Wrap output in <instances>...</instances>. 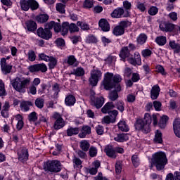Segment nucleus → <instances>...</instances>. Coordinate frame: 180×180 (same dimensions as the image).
I'll return each mask as SVG.
<instances>
[{"mask_svg": "<svg viewBox=\"0 0 180 180\" xmlns=\"http://www.w3.org/2000/svg\"><path fill=\"white\" fill-rule=\"evenodd\" d=\"M131 162L134 168L139 167L140 165V158H139V155H133L131 158Z\"/></svg>", "mask_w": 180, "mask_h": 180, "instance_id": "41", "label": "nucleus"}, {"mask_svg": "<svg viewBox=\"0 0 180 180\" xmlns=\"http://www.w3.org/2000/svg\"><path fill=\"white\" fill-rule=\"evenodd\" d=\"M30 84V77H27L25 79L16 77L11 83L13 88H14L17 92H20L22 94H25V92H26V86Z\"/></svg>", "mask_w": 180, "mask_h": 180, "instance_id": "4", "label": "nucleus"}, {"mask_svg": "<svg viewBox=\"0 0 180 180\" xmlns=\"http://www.w3.org/2000/svg\"><path fill=\"white\" fill-rule=\"evenodd\" d=\"M116 122L115 118H110V116H105L103 118L102 124H110V123H115Z\"/></svg>", "mask_w": 180, "mask_h": 180, "instance_id": "44", "label": "nucleus"}, {"mask_svg": "<svg viewBox=\"0 0 180 180\" xmlns=\"http://www.w3.org/2000/svg\"><path fill=\"white\" fill-rule=\"evenodd\" d=\"M77 63V58L74 55L69 56L68 58L67 63L68 65H74Z\"/></svg>", "mask_w": 180, "mask_h": 180, "instance_id": "60", "label": "nucleus"}, {"mask_svg": "<svg viewBox=\"0 0 180 180\" xmlns=\"http://www.w3.org/2000/svg\"><path fill=\"white\" fill-rule=\"evenodd\" d=\"M35 106L38 108V109H43L44 108V99L38 98L34 101Z\"/></svg>", "mask_w": 180, "mask_h": 180, "instance_id": "42", "label": "nucleus"}, {"mask_svg": "<svg viewBox=\"0 0 180 180\" xmlns=\"http://www.w3.org/2000/svg\"><path fill=\"white\" fill-rule=\"evenodd\" d=\"M123 165L121 162L118 161L115 163V172L116 174H121L122 173V168Z\"/></svg>", "mask_w": 180, "mask_h": 180, "instance_id": "62", "label": "nucleus"}, {"mask_svg": "<svg viewBox=\"0 0 180 180\" xmlns=\"http://www.w3.org/2000/svg\"><path fill=\"white\" fill-rule=\"evenodd\" d=\"M91 147V144L88 141H82L80 143V148L83 151H88Z\"/></svg>", "mask_w": 180, "mask_h": 180, "instance_id": "43", "label": "nucleus"}, {"mask_svg": "<svg viewBox=\"0 0 180 180\" xmlns=\"http://www.w3.org/2000/svg\"><path fill=\"white\" fill-rule=\"evenodd\" d=\"M123 7L125 9V13L124 14V18H129L130 10L131 9V3L129 1H123Z\"/></svg>", "mask_w": 180, "mask_h": 180, "instance_id": "29", "label": "nucleus"}, {"mask_svg": "<svg viewBox=\"0 0 180 180\" xmlns=\"http://www.w3.org/2000/svg\"><path fill=\"white\" fill-rule=\"evenodd\" d=\"M2 72H4V75H7V74H11L12 71V65H6L1 68Z\"/></svg>", "mask_w": 180, "mask_h": 180, "instance_id": "47", "label": "nucleus"}, {"mask_svg": "<svg viewBox=\"0 0 180 180\" xmlns=\"http://www.w3.org/2000/svg\"><path fill=\"white\" fill-rule=\"evenodd\" d=\"M62 167L61 162L58 160H47L44 163V169L45 172L58 174V172H61Z\"/></svg>", "mask_w": 180, "mask_h": 180, "instance_id": "5", "label": "nucleus"}, {"mask_svg": "<svg viewBox=\"0 0 180 180\" xmlns=\"http://www.w3.org/2000/svg\"><path fill=\"white\" fill-rule=\"evenodd\" d=\"M131 57L128 58V62L131 65H141V56H140V53L138 51L134 52V57L133 55H131Z\"/></svg>", "mask_w": 180, "mask_h": 180, "instance_id": "13", "label": "nucleus"}, {"mask_svg": "<svg viewBox=\"0 0 180 180\" xmlns=\"http://www.w3.org/2000/svg\"><path fill=\"white\" fill-rule=\"evenodd\" d=\"M52 91L54 92L53 96H58V94H60V84L58 83H55L52 86Z\"/></svg>", "mask_w": 180, "mask_h": 180, "instance_id": "54", "label": "nucleus"}, {"mask_svg": "<svg viewBox=\"0 0 180 180\" xmlns=\"http://www.w3.org/2000/svg\"><path fill=\"white\" fill-rule=\"evenodd\" d=\"M30 106H33V103L32 101H23L20 104L21 110H23L24 112H29Z\"/></svg>", "mask_w": 180, "mask_h": 180, "instance_id": "28", "label": "nucleus"}, {"mask_svg": "<svg viewBox=\"0 0 180 180\" xmlns=\"http://www.w3.org/2000/svg\"><path fill=\"white\" fill-rule=\"evenodd\" d=\"M85 43L86 44H96L98 43V38L92 34H89L88 37H86Z\"/></svg>", "mask_w": 180, "mask_h": 180, "instance_id": "33", "label": "nucleus"}, {"mask_svg": "<svg viewBox=\"0 0 180 180\" xmlns=\"http://www.w3.org/2000/svg\"><path fill=\"white\" fill-rule=\"evenodd\" d=\"M153 106L156 112H160V110H161V106H162V104L160 101H153Z\"/></svg>", "mask_w": 180, "mask_h": 180, "instance_id": "64", "label": "nucleus"}, {"mask_svg": "<svg viewBox=\"0 0 180 180\" xmlns=\"http://www.w3.org/2000/svg\"><path fill=\"white\" fill-rule=\"evenodd\" d=\"M17 155L18 161L25 164L29 160V149L26 146H21L18 150Z\"/></svg>", "mask_w": 180, "mask_h": 180, "instance_id": "9", "label": "nucleus"}, {"mask_svg": "<svg viewBox=\"0 0 180 180\" xmlns=\"http://www.w3.org/2000/svg\"><path fill=\"white\" fill-rule=\"evenodd\" d=\"M150 124H151V115L148 112L144 114V117L142 119L138 118L134 124L136 130L142 131L145 134H148L151 131L150 129Z\"/></svg>", "mask_w": 180, "mask_h": 180, "instance_id": "2", "label": "nucleus"}, {"mask_svg": "<svg viewBox=\"0 0 180 180\" xmlns=\"http://www.w3.org/2000/svg\"><path fill=\"white\" fill-rule=\"evenodd\" d=\"M50 16L48 15L47 13H39L36 15L35 20H37V23H46L49 19Z\"/></svg>", "mask_w": 180, "mask_h": 180, "instance_id": "22", "label": "nucleus"}, {"mask_svg": "<svg viewBox=\"0 0 180 180\" xmlns=\"http://www.w3.org/2000/svg\"><path fill=\"white\" fill-rule=\"evenodd\" d=\"M155 41L157 43V44H158V46H165V44H167V37H157L155 39Z\"/></svg>", "mask_w": 180, "mask_h": 180, "instance_id": "38", "label": "nucleus"}, {"mask_svg": "<svg viewBox=\"0 0 180 180\" xmlns=\"http://www.w3.org/2000/svg\"><path fill=\"white\" fill-rule=\"evenodd\" d=\"M152 165L156 167L157 171H162L168 164L167 155L164 152H157L152 155Z\"/></svg>", "mask_w": 180, "mask_h": 180, "instance_id": "3", "label": "nucleus"}, {"mask_svg": "<svg viewBox=\"0 0 180 180\" xmlns=\"http://www.w3.org/2000/svg\"><path fill=\"white\" fill-rule=\"evenodd\" d=\"M96 131L98 136H102L105 131L103 126L98 124L96 127Z\"/></svg>", "mask_w": 180, "mask_h": 180, "instance_id": "63", "label": "nucleus"}, {"mask_svg": "<svg viewBox=\"0 0 180 180\" xmlns=\"http://www.w3.org/2000/svg\"><path fill=\"white\" fill-rule=\"evenodd\" d=\"M37 34L39 37H41V39H44V40H50V39L53 37V32H51V30H49L47 28H43L41 27L37 30Z\"/></svg>", "mask_w": 180, "mask_h": 180, "instance_id": "10", "label": "nucleus"}, {"mask_svg": "<svg viewBox=\"0 0 180 180\" xmlns=\"http://www.w3.org/2000/svg\"><path fill=\"white\" fill-rule=\"evenodd\" d=\"M70 75H75L76 77H84L85 75V70L82 67H78L76 69H74L71 72Z\"/></svg>", "mask_w": 180, "mask_h": 180, "instance_id": "30", "label": "nucleus"}, {"mask_svg": "<svg viewBox=\"0 0 180 180\" xmlns=\"http://www.w3.org/2000/svg\"><path fill=\"white\" fill-rule=\"evenodd\" d=\"M37 119H38L37 112L34 111L32 112L28 115V120L30 122H32L33 123H34V122H37Z\"/></svg>", "mask_w": 180, "mask_h": 180, "instance_id": "48", "label": "nucleus"}, {"mask_svg": "<svg viewBox=\"0 0 180 180\" xmlns=\"http://www.w3.org/2000/svg\"><path fill=\"white\" fill-rule=\"evenodd\" d=\"M39 61H46L49 62V59L50 58L49 56L46 55L44 53H39L38 55Z\"/></svg>", "mask_w": 180, "mask_h": 180, "instance_id": "59", "label": "nucleus"}, {"mask_svg": "<svg viewBox=\"0 0 180 180\" xmlns=\"http://www.w3.org/2000/svg\"><path fill=\"white\" fill-rule=\"evenodd\" d=\"M70 30V22H63L61 25V36H66L68 34V31Z\"/></svg>", "mask_w": 180, "mask_h": 180, "instance_id": "32", "label": "nucleus"}, {"mask_svg": "<svg viewBox=\"0 0 180 180\" xmlns=\"http://www.w3.org/2000/svg\"><path fill=\"white\" fill-rule=\"evenodd\" d=\"M155 72L161 74V75H167V72H165V68H164V66L161 65H157L155 66Z\"/></svg>", "mask_w": 180, "mask_h": 180, "instance_id": "49", "label": "nucleus"}, {"mask_svg": "<svg viewBox=\"0 0 180 180\" xmlns=\"http://www.w3.org/2000/svg\"><path fill=\"white\" fill-rule=\"evenodd\" d=\"M56 8L59 13H65V5L62 3L56 4Z\"/></svg>", "mask_w": 180, "mask_h": 180, "instance_id": "51", "label": "nucleus"}, {"mask_svg": "<svg viewBox=\"0 0 180 180\" xmlns=\"http://www.w3.org/2000/svg\"><path fill=\"white\" fill-rule=\"evenodd\" d=\"M27 56H28L29 61H31V62L36 61L37 56H36V53L34 52V51L30 50L28 51Z\"/></svg>", "mask_w": 180, "mask_h": 180, "instance_id": "55", "label": "nucleus"}, {"mask_svg": "<svg viewBox=\"0 0 180 180\" xmlns=\"http://www.w3.org/2000/svg\"><path fill=\"white\" fill-rule=\"evenodd\" d=\"M115 106L113 102H108L106 103L104 106L101 108L102 113L106 115V113H109L112 109H115Z\"/></svg>", "mask_w": 180, "mask_h": 180, "instance_id": "27", "label": "nucleus"}, {"mask_svg": "<svg viewBox=\"0 0 180 180\" xmlns=\"http://www.w3.org/2000/svg\"><path fill=\"white\" fill-rule=\"evenodd\" d=\"M75 102H77V99L74 95L68 94L66 96L65 98V105H66V106H74V105H75Z\"/></svg>", "mask_w": 180, "mask_h": 180, "instance_id": "23", "label": "nucleus"}, {"mask_svg": "<svg viewBox=\"0 0 180 180\" xmlns=\"http://www.w3.org/2000/svg\"><path fill=\"white\" fill-rule=\"evenodd\" d=\"M148 13L150 15V16H155V15L158 13V8H157V6H152L150 7Z\"/></svg>", "mask_w": 180, "mask_h": 180, "instance_id": "57", "label": "nucleus"}, {"mask_svg": "<svg viewBox=\"0 0 180 180\" xmlns=\"http://www.w3.org/2000/svg\"><path fill=\"white\" fill-rule=\"evenodd\" d=\"M124 9L121 7H118L115 8L110 14L111 18H114L115 19H120L121 18H127L124 16Z\"/></svg>", "mask_w": 180, "mask_h": 180, "instance_id": "16", "label": "nucleus"}, {"mask_svg": "<svg viewBox=\"0 0 180 180\" xmlns=\"http://www.w3.org/2000/svg\"><path fill=\"white\" fill-rule=\"evenodd\" d=\"M101 79H102V71L99 70L98 68L93 69L89 79L90 85H91V86H96Z\"/></svg>", "mask_w": 180, "mask_h": 180, "instance_id": "8", "label": "nucleus"}, {"mask_svg": "<svg viewBox=\"0 0 180 180\" xmlns=\"http://www.w3.org/2000/svg\"><path fill=\"white\" fill-rule=\"evenodd\" d=\"M81 131L82 132L79 134L78 136L79 139H85L86 136L91 134V127L89 125H83Z\"/></svg>", "mask_w": 180, "mask_h": 180, "instance_id": "20", "label": "nucleus"}, {"mask_svg": "<svg viewBox=\"0 0 180 180\" xmlns=\"http://www.w3.org/2000/svg\"><path fill=\"white\" fill-rule=\"evenodd\" d=\"M117 126L120 131H124L125 133H127V131L130 130L125 121H120L117 124Z\"/></svg>", "mask_w": 180, "mask_h": 180, "instance_id": "37", "label": "nucleus"}, {"mask_svg": "<svg viewBox=\"0 0 180 180\" xmlns=\"http://www.w3.org/2000/svg\"><path fill=\"white\" fill-rule=\"evenodd\" d=\"M112 34H114V36H123V34H124V30L120 27L119 25H117L114 27V29L112 30Z\"/></svg>", "mask_w": 180, "mask_h": 180, "instance_id": "39", "label": "nucleus"}, {"mask_svg": "<svg viewBox=\"0 0 180 180\" xmlns=\"http://www.w3.org/2000/svg\"><path fill=\"white\" fill-rule=\"evenodd\" d=\"M115 106L117 109V110H120L121 113H123L124 112V103L122 101H117L115 103Z\"/></svg>", "mask_w": 180, "mask_h": 180, "instance_id": "52", "label": "nucleus"}, {"mask_svg": "<svg viewBox=\"0 0 180 180\" xmlns=\"http://www.w3.org/2000/svg\"><path fill=\"white\" fill-rule=\"evenodd\" d=\"M169 46L172 50H174V53L176 54H179V53H180V44H176L175 40L169 41Z\"/></svg>", "mask_w": 180, "mask_h": 180, "instance_id": "31", "label": "nucleus"}, {"mask_svg": "<svg viewBox=\"0 0 180 180\" xmlns=\"http://www.w3.org/2000/svg\"><path fill=\"white\" fill-rule=\"evenodd\" d=\"M160 30L162 32H166V33L174 32L175 30V24H172V22H169L168 21H164L159 26Z\"/></svg>", "mask_w": 180, "mask_h": 180, "instance_id": "12", "label": "nucleus"}, {"mask_svg": "<svg viewBox=\"0 0 180 180\" xmlns=\"http://www.w3.org/2000/svg\"><path fill=\"white\" fill-rule=\"evenodd\" d=\"M64 126H65V122H64V119H59L55 121L53 129L55 130H60V129H63Z\"/></svg>", "mask_w": 180, "mask_h": 180, "instance_id": "34", "label": "nucleus"}, {"mask_svg": "<svg viewBox=\"0 0 180 180\" xmlns=\"http://www.w3.org/2000/svg\"><path fill=\"white\" fill-rule=\"evenodd\" d=\"M49 67L50 70H54L56 68V65H57V58H54V56H49V59H48Z\"/></svg>", "mask_w": 180, "mask_h": 180, "instance_id": "40", "label": "nucleus"}, {"mask_svg": "<svg viewBox=\"0 0 180 180\" xmlns=\"http://www.w3.org/2000/svg\"><path fill=\"white\" fill-rule=\"evenodd\" d=\"M8 94L6 93V90H5V83L2 79H0V96H6Z\"/></svg>", "mask_w": 180, "mask_h": 180, "instance_id": "50", "label": "nucleus"}, {"mask_svg": "<svg viewBox=\"0 0 180 180\" xmlns=\"http://www.w3.org/2000/svg\"><path fill=\"white\" fill-rule=\"evenodd\" d=\"M168 120H169V117L167 115L162 116L158 123L159 127L160 129H165Z\"/></svg>", "mask_w": 180, "mask_h": 180, "instance_id": "35", "label": "nucleus"}, {"mask_svg": "<svg viewBox=\"0 0 180 180\" xmlns=\"http://www.w3.org/2000/svg\"><path fill=\"white\" fill-rule=\"evenodd\" d=\"M142 56L144 57V58H147V57H151V55L153 54V51L148 49H143L141 51Z\"/></svg>", "mask_w": 180, "mask_h": 180, "instance_id": "61", "label": "nucleus"}, {"mask_svg": "<svg viewBox=\"0 0 180 180\" xmlns=\"http://www.w3.org/2000/svg\"><path fill=\"white\" fill-rule=\"evenodd\" d=\"M83 8L84 9H91V8H94V0H84Z\"/></svg>", "mask_w": 180, "mask_h": 180, "instance_id": "45", "label": "nucleus"}, {"mask_svg": "<svg viewBox=\"0 0 180 180\" xmlns=\"http://www.w3.org/2000/svg\"><path fill=\"white\" fill-rule=\"evenodd\" d=\"M28 70L30 72H47V65L44 63L30 65Z\"/></svg>", "mask_w": 180, "mask_h": 180, "instance_id": "11", "label": "nucleus"}, {"mask_svg": "<svg viewBox=\"0 0 180 180\" xmlns=\"http://www.w3.org/2000/svg\"><path fill=\"white\" fill-rule=\"evenodd\" d=\"M25 30L34 33L37 30V23L33 20H29L25 22Z\"/></svg>", "mask_w": 180, "mask_h": 180, "instance_id": "14", "label": "nucleus"}, {"mask_svg": "<svg viewBox=\"0 0 180 180\" xmlns=\"http://www.w3.org/2000/svg\"><path fill=\"white\" fill-rule=\"evenodd\" d=\"M105 103V98L103 96L96 97V98H91V105L94 106L96 109H101L103 104Z\"/></svg>", "mask_w": 180, "mask_h": 180, "instance_id": "15", "label": "nucleus"}, {"mask_svg": "<svg viewBox=\"0 0 180 180\" xmlns=\"http://www.w3.org/2000/svg\"><path fill=\"white\" fill-rule=\"evenodd\" d=\"M136 49L137 48L133 43H129L128 46H122L119 53L120 61H123V63H126V60L129 61V58L131 57V53L136 51Z\"/></svg>", "mask_w": 180, "mask_h": 180, "instance_id": "6", "label": "nucleus"}, {"mask_svg": "<svg viewBox=\"0 0 180 180\" xmlns=\"http://www.w3.org/2000/svg\"><path fill=\"white\" fill-rule=\"evenodd\" d=\"M77 25L82 29V30H89V24L86 22H83L82 21H77Z\"/></svg>", "mask_w": 180, "mask_h": 180, "instance_id": "46", "label": "nucleus"}, {"mask_svg": "<svg viewBox=\"0 0 180 180\" xmlns=\"http://www.w3.org/2000/svg\"><path fill=\"white\" fill-rule=\"evenodd\" d=\"M148 39V37L145 33H141L139 35L136 37V43L138 46H144L146 43H147V40Z\"/></svg>", "mask_w": 180, "mask_h": 180, "instance_id": "24", "label": "nucleus"}, {"mask_svg": "<svg viewBox=\"0 0 180 180\" xmlns=\"http://www.w3.org/2000/svg\"><path fill=\"white\" fill-rule=\"evenodd\" d=\"M55 44L58 47H65V40L63 38H57L55 41Z\"/></svg>", "mask_w": 180, "mask_h": 180, "instance_id": "58", "label": "nucleus"}, {"mask_svg": "<svg viewBox=\"0 0 180 180\" xmlns=\"http://www.w3.org/2000/svg\"><path fill=\"white\" fill-rule=\"evenodd\" d=\"M160 92H161V89L158 84H156L152 87L150 91V98L153 101H155V99L158 98L160 96Z\"/></svg>", "mask_w": 180, "mask_h": 180, "instance_id": "19", "label": "nucleus"}, {"mask_svg": "<svg viewBox=\"0 0 180 180\" xmlns=\"http://www.w3.org/2000/svg\"><path fill=\"white\" fill-rule=\"evenodd\" d=\"M98 26L101 29L102 32H110V24L106 18H101L98 21Z\"/></svg>", "mask_w": 180, "mask_h": 180, "instance_id": "17", "label": "nucleus"}, {"mask_svg": "<svg viewBox=\"0 0 180 180\" xmlns=\"http://www.w3.org/2000/svg\"><path fill=\"white\" fill-rule=\"evenodd\" d=\"M115 141L117 143H124L129 140V134L120 133L117 134L114 138Z\"/></svg>", "mask_w": 180, "mask_h": 180, "instance_id": "21", "label": "nucleus"}, {"mask_svg": "<svg viewBox=\"0 0 180 180\" xmlns=\"http://www.w3.org/2000/svg\"><path fill=\"white\" fill-rule=\"evenodd\" d=\"M66 134L68 137H72V136H77V134H79V128L69 126L68 129L66 130Z\"/></svg>", "mask_w": 180, "mask_h": 180, "instance_id": "26", "label": "nucleus"}, {"mask_svg": "<svg viewBox=\"0 0 180 180\" xmlns=\"http://www.w3.org/2000/svg\"><path fill=\"white\" fill-rule=\"evenodd\" d=\"M89 154L91 158H94V157H96V155H98V148L94 146L90 147L89 150Z\"/></svg>", "mask_w": 180, "mask_h": 180, "instance_id": "53", "label": "nucleus"}, {"mask_svg": "<svg viewBox=\"0 0 180 180\" xmlns=\"http://www.w3.org/2000/svg\"><path fill=\"white\" fill-rule=\"evenodd\" d=\"M173 130L176 137L180 139V119L176 118L173 122Z\"/></svg>", "mask_w": 180, "mask_h": 180, "instance_id": "25", "label": "nucleus"}, {"mask_svg": "<svg viewBox=\"0 0 180 180\" xmlns=\"http://www.w3.org/2000/svg\"><path fill=\"white\" fill-rule=\"evenodd\" d=\"M122 80V76L119 74L114 75L113 73L108 72L104 75L103 80L104 89H105V91H110L114 88V90L111 91L109 94V99L111 100L112 102H115V101L119 98V94H117V92L122 91V86H120Z\"/></svg>", "mask_w": 180, "mask_h": 180, "instance_id": "1", "label": "nucleus"}, {"mask_svg": "<svg viewBox=\"0 0 180 180\" xmlns=\"http://www.w3.org/2000/svg\"><path fill=\"white\" fill-rule=\"evenodd\" d=\"M20 6L21 10L25 12H27L30 9L31 11H37L39 3L36 0H20Z\"/></svg>", "mask_w": 180, "mask_h": 180, "instance_id": "7", "label": "nucleus"}, {"mask_svg": "<svg viewBox=\"0 0 180 180\" xmlns=\"http://www.w3.org/2000/svg\"><path fill=\"white\" fill-rule=\"evenodd\" d=\"M104 153L106 154L107 157L110 158H116V157H117L115 151V148H113L112 145L105 146Z\"/></svg>", "mask_w": 180, "mask_h": 180, "instance_id": "18", "label": "nucleus"}, {"mask_svg": "<svg viewBox=\"0 0 180 180\" xmlns=\"http://www.w3.org/2000/svg\"><path fill=\"white\" fill-rule=\"evenodd\" d=\"M153 141L156 144H162V133L161 132V131H156Z\"/></svg>", "mask_w": 180, "mask_h": 180, "instance_id": "36", "label": "nucleus"}, {"mask_svg": "<svg viewBox=\"0 0 180 180\" xmlns=\"http://www.w3.org/2000/svg\"><path fill=\"white\" fill-rule=\"evenodd\" d=\"M69 32L70 33H75L76 32H79V28L75 23L69 24Z\"/></svg>", "mask_w": 180, "mask_h": 180, "instance_id": "56", "label": "nucleus"}]
</instances>
